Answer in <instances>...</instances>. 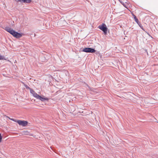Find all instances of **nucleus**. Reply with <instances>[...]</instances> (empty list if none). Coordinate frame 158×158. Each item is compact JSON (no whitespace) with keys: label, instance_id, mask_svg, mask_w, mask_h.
I'll list each match as a JSON object with an SVG mask.
<instances>
[{"label":"nucleus","instance_id":"obj_4","mask_svg":"<svg viewBox=\"0 0 158 158\" xmlns=\"http://www.w3.org/2000/svg\"><path fill=\"white\" fill-rule=\"evenodd\" d=\"M83 52L87 53H94L96 52V50L91 48H85L83 49Z\"/></svg>","mask_w":158,"mask_h":158},{"label":"nucleus","instance_id":"obj_7","mask_svg":"<svg viewBox=\"0 0 158 158\" xmlns=\"http://www.w3.org/2000/svg\"><path fill=\"white\" fill-rule=\"evenodd\" d=\"M7 58H6L4 56H2L0 54V60H7Z\"/></svg>","mask_w":158,"mask_h":158},{"label":"nucleus","instance_id":"obj_11","mask_svg":"<svg viewBox=\"0 0 158 158\" xmlns=\"http://www.w3.org/2000/svg\"><path fill=\"white\" fill-rule=\"evenodd\" d=\"M25 87L27 89H29L30 90V89H31L29 87H28L27 85H25Z\"/></svg>","mask_w":158,"mask_h":158},{"label":"nucleus","instance_id":"obj_5","mask_svg":"<svg viewBox=\"0 0 158 158\" xmlns=\"http://www.w3.org/2000/svg\"><path fill=\"white\" fill-rule=\"evenodd\" d=\"M16 122L19 125L22 126L23 127H25L27 125L28 122L27 121H22L20 120H18L16 121Z\"/></svg>","mask_w":158,"mask_h":158},{"label":"nucleus","instance_id":"obj_13","mask_svg":"<svg viewBox=\"0 0 158 158\" xmlns=\"http://www.w3.org/2000/svg\"><path fill=\"white\" fill-rule=\"evenodd\" d=\"M10 119L13 121L15 122H16V121H15V120L13 118H10Z\"/></svg>","mask_w":158,"mask_h":158},{"label":"nucleus","instance_id":"obj_9","mask_svg":"<svg viewBox=\"0 0 158 158\" xmlns=\"http://www.w3.org/2000/svg\"><path fill=\"white\" fill-rule=\"evenodd\" d=\"M23 133L24 134L26 135H28L29 134V132H28L27 131H24Z\"/></svg>","mask_w":158,"mask_h":158},{"label":"nucleus","instance_id":"obj_6","mask_svg":"<svg viewBox=\"0 0 158 158\" xmlns=\"http://www.w3.org/2000/svg\"><path fill=\"white\" fill-rule=\"evenodd\" d=\"M132 16H133L134 18L135 19V21L137 23V24L139 25V23H140L139 22L138 19L136 18V16L133 14H132Z\"/></svg>","mask_w":158,"mask_h":158},{"label":"nucleus","instance_id":"obj_12","mask_svg":"<svg viewBox=\"0 0 158 158\" xmlns=\"http://www.w3.org/2000/svg\"><path fill=\"white\" fill-rule=\"evenodd\" d=\"M2 139V136H1V134H0V142H1Z\"/></svg>","mask_w":158,"mask_h":158},{"label":"nucleus","instance_id":"obj_2","mask_svg":"<svg viewBox=\"0 0 158 158\" xmlns=\"http://www.w3.org/2000/svg\"><path fill=\"white\" fill-rule=\"evenodd\" d=\"M30 93L33 95V96L37 99L40 100L42 102L44 101L45 100H48V99L47 98L42 97L31 89H30Z\"/></svg>","mask_w":158,"mask_h":158},{"label":"nucleus","instance_id":"obj_10","mask_svg":"<svg viewBox=\"0 0 158 158\" xmlns=\"http://www.w3.org/2000/svg\"><path fill=\"white\" fill-rule=\"evenodd\" d=\"M15 1L17 2H22V0H15Z\"/></svg>","mask_w":158,"mask_h":158},{"label":"nucleus","instance_id":"obj_1","mask_svg":"<svg viewBox=\"0 0 158 158\" xmlns=\"http://www.w3.org/2000/svg\"><path fill=\"white\" fill-rule=\"evenodd\" d=\"M4 29L12 35L14 37L17 38H20L24 35L23 33H20L15 31L11 28L8 27H5Z\"/></svg>","mask_w":158,"mask_h":158},{"label":"nucleus","instance_id":"obj_3","mask_svg":"<svg viewBox=\"0 0 158 158\" xmlns=\"http://www.w3.org/2000/svg\"><path fill=\"white\" fill-rule=\"evenodd\" d=\"M98 27L103 31L105 34H106L107 33V28L105 24L103 23L102 24L100 25Z\"/></svg>","mask_w":158,"mask_h":158},{"label":"nucleus","instance_id":"obj_8","mask_svg":"<svg viewBox=\"0 0 158 158\" xmlns=\"http://www.w3.org/2000/svg\"><path fill=\"white\" fill-rule=\"evenodd\" d=\"M31 1V0H22L23 2L26 3H30Z\"/></svg>","mask_w":158,"mask_h":158}]
</instances>
